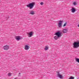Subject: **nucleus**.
<instances>
[{"mask_svg": "<svg viewBox=\"0 0 79 79\" xmlns=\"http://www.w3.org/2000/svg\"><path fill=\"white\" fill-rule=\"evenodd\" d=\"M79 47V41L74 42L73 44V48H77Z\"/></svg>", "mask_w": 79, "mask_h": 79, "instance_id": "f257e3e1", "label": "nucleus"}, {"mask_svg": "<svg viewBox=\"0 0 79 79\" xmlns=\"http://www.w3.org/2000/svg\"><path fill=\"white\" fill-rule=\"evenodd\" d=\"M27 6L28 7V8H30V9H31V8H32V7H34V3L29 4L27 5Z\"/></svg>", "mask_w": 79, "mask_h": 79, "instance_id": "f03ea898", "label": "nucleus"}, {"mask_svg": "<svg viewBox=\"0 0 79 79\" xmlns=\"http://www.w3.org/2000/svg\"><path fill=\"white\" fill-rule=\"evenodd\" d=\"M56 36H57L58 37H61V33L59 31H58L55 34Z\"/></svg>", "mask_w": 79, "mask_h": 79, "instance_id": "7ed1b4c3", "label": "nucleus"}, {"mask_svg": "<svg viewBox=\"0 0 79 79\" xmlns=\"http://www.w3.org/2000/svg\"><path fill=\"white\" fill-rule=\"evenodd\" d=\"M15 39L19 41V40H21V39L22 38H21V36H15Z\"/></svg>", "mask_w": 79, "mask_h": 79, "instance_id": "20e7f679", "label": "nucleus"}, {"mask_svg": "<svg viewBox=\"0 0 79 79\" xmlns=\"http://www.w3.org/2000/svg\"><path fill=\"white\" fill-rule=\"evenodd\" d=\"M29 37H31L33 35V32L31 31L28 33Z\"/></svg>", "mask_w": 79, "mask_h": 79, "instance_id": "39448f33", "label": "nucleus"}, {"mask_svg": "<svg viewBox=\"0 0 79 79\" xmlns=\"http://www.w3.org/2000/svg\"><path fill=\"white\" fill-rule=\"evenodd\" d=\"M63 20L60 21H59V23H58L59 27H61L62 24H63Z\"/></svg>", "mask_w": 79, "mask_h": 79, "instance_id": "423d86ee", "label": "nucleus"}, {"mask_svg": "<svg viewBox=\"0 0 79 79\" xmlns=\"http://www.w3.org/2000/svg\"><path fill=\"white\" fill-rule=\"evenodd\" d=\"M4 50H8L9 49V47L8 45L5 46L3 47Z\"/></svg>", "mask_w": 79, "mask_h": 79, "instance_id": "0eeeda50", "label": "nucleus"}, {"mask_svg": "<svg viewBox=\"0 0 79 79\" xmlns=\"http://www.w3.org/2000/svg\"><path fill=\"white\" fill-rule=\"evenodd\" d=\"M57 76L60 79H62V78H63V76H62L61 75H60V74L59 73H58Z\"/></svg>", "mask_w": 79, "mask_h": 79, "instance_id": "6e6552de", "label": "nucleus"}, {"mask_svg": "<svg viewBox=\"0 0 79 79\" xmlns=\"http://www.w3.org/2000/svg\"><path fill=\"white\" fill-rule=\"evenodd\" d=\"M63 31L64 33H66L68 32V30L66 29H64L63 30Z\"/></svg>", "mask_w": 79, "mask_h": 79, "instance_id": "1a4fd4ad", "label": "nucleus"}, {"mask_svg": "<svg viewBox=\"0 0 79 79\" xmlns=\"http://www.w3.org/2000/svg\"><path fill=\"white\" fill-rule=\"evenodd\" d=\"M30 48L28 46L26 45L25 47V50H29V49Z\"/></svg>", "mask_w": 79, "mask_h": 79, "instance_id": "9d476101", "label": "nucleus"}, {"mask_svg": "<svg viewBox=\"0 0 79 79\" xmlns=\"http://www.w3.org/2000/svg\"><path fill=\"white\" fill-rule=\"evenodd\" d=\"M71 10L72 13H74L76 11V10L74 8H72Z\"/></svg>", "mask_w": 79, "mask_h": 79, "instance_id": "9b49d317", "label": "nucleus"}, {"mask_svg": "<svg viewBox=\"0 0 79 79\" xmlns=\"http://www.w3.org/2000/svg\"><path fill=\"white\" fill-rule=\"evenodd\" d=\"M54 39H56V40H57V39H58V38H59V37H58V36H54Z\"/></svg>", "mask_w": 79, "mask_h": 79, "instance_id": "f8f14e48", "label": "nucleus"}, {"mask_svg": "<svg viewBox=\"0 0 79 79\" xmlns=\"http://www.w3.org/2000/svg\"><path fill=\"white\" fill-rule=\"evenodd\" d=\"M30 14L31 15H34V11H31L30 12Z\"/></svg>", "mask_w": 79, "mask_h": 79, "instance_id": "ddd939ff", "label": "nucleus"}, {"mask_svg": "<svg viewBox=\"0 0 79 79\" xmlns=\"http://www.w3.org/2000/svg\"><path fill=\"white\" fill-rule=\"evenodd\" d=\"M76 62H78L79 63V58H76Z\"/></svg>", "mask_w": 79, "mask_h": 79, "instance_id": "4468645a", "label": "nucleus"}, {"mask_svg": "<svg viewBox=\"0 0 79 79\" xmlns=\"http://www.w3.org/2000/svg\"><path fill=\"white\" fill-rule=\"evenodd\" d=\"M48 47L47 46H46L45 48H44V50H48Z\"/></svg>", "mask_w": 79, "mask_h": 79, "instance_id": "2eb2a0df", "label": "nucleus"}, {"mask_svg": "<svg viewBox=\"0 0 79 79\" xmlns=\"http://www.w3.org/2000/svg\"><path fill=\"white\" fill-rule=\"evenodd\" d=\"M74 79V77H73V76H71L69 78V79Z\"/></svg>", "mask_w": 79, "mask_h": 79, "instance_id": "dca6fc26", "label": "nucleus"}, {"mask_svg": "<svg viewBox=\"0 0 79 79\" xmlns=\"http://www.w3.org/2000/svg\"><path fill=\"white\" fill-rule=\"evenodd\" d=\"M73 4L74 5H77V3L76 2H73Z\"/></svg>", "mask_w": 79, "mask_h": 79, "instance_id": "f3484780", "label": "nucleus"}, {"mask_svg": "<svg viewBox=\"0 0 79 79\" xmlns=\"http://www.w3.org/2000/svg\"><path fill=\"white\" fill-rule=\"evenodd\" d=\"M67 25V23H64L63 26V27H64V26H66Z\"/></svg>", "mask_w": 79, "mask_h": 79, "instance_id": "a211bd4d", "label": "nucleus"}, {"mask_svg": "<svg viewBox=\"0 0 79 79\" xmlns=\"http://www.w3.org/2000/svg\"><path fill=\"white\" fill-rule=\"evenodd\" d=\"M11 73H8V76H11Z\"/></svg>", "mask_w": 79, "mask_h": 79, "instance_id": "6ab92c4d", "label": "nucleus"}, {"mask_svg": "<svg viewBox=\"0 0 79 79\" xmlns=\"http://www.w3.org/2000/svg\"><path fill=\"white\" fill-rule=\"evenodd\" d=\"M40 5H44V3L42 2H41Z\"/></svg>", "mask_w": 79, "mask_h": 79, "instance_id": "aec40b11", "label": "nucleus"}]
</instances>
